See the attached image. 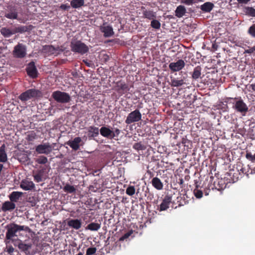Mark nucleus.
<instances>
[{
    "label": "nucleus",
    "mask_w": 255,
    "mask_h": 255,
    "mask_svg": "<svg viewBox=\"0 0 255 255\" xmlns=\"http://www.w3.org/2000/svg\"><path fill=\"white\" fill-rule=\"evenodd\" d=\"M52 98L58 103H67L71 100V97L67 93L56 91L53 92Z\"/></svg>",
    "instance_id": "3"
},
{
    "label": "nucleus",
    "mask_w": 255,
    "mask_h": 255,
    "mask_svg": "<svg viewBox=\"0 0 255 255\" xmlns=\"http://www.w3.org/2000/svg\"><path fill=\"white\" fill-rule=\"evenodd\" d=\"M22 193L18 191L12 192L9 196V198L12 202H17L22 196Z\"/></svg>",
    "instance_id": "26"
},
{
    "label": "nucleus",
    "mask_w": 255,
    "mask_h": 255,
    "mask_svg": "<svg viewBox=\"0 0 255 255\" xmlns=\"http://www.w3.org/2000/svg\"><path fill=\"white\" fill-rule=\"evenodd\" d=\"M43 172L41 170L38 171L37 173L33 175V178L35 181L40 182L42 181Z\"/></svg>",
    "instance_id": "40"
},
{
    "label": "nucleus",
    "mask_w": 255,
    "mask_h": 255,
    "mask_svg": "<svg viewBox=\"0 0 255 255\" xmlns=\"http://www.w3.org/2000/svg\"><path fill=\"white\" fill-rule=\"evenodd\" d=\"M6 228L7 229L5 239L6 244H7L10 241L13 242L14 240L13 238L17 237L16 233L18 231L30 230V228L28 226H20L14 223L7 225Z\"/></svg>",
    "instance_id": "1"
},
{
    "label": "nucleus",
    "mask_w": 255,
    "mask_h": 255,
    "mask_svg": "<svg viewBox=\"0 0 255 255\" xmlns=\"http://www.w3.org/2000/svg\"><path fill=\"white\" fill-rule=\"evenodd\" d=\"M121 133V130L118 128H115L114 131H113L112 135V139L114 138L115 137H117Z\"/></svg>",
    "instance_id": "51"
},
{
    "label": "nucleus",
    "mask_w": 255,
    "mask_h": 255,
    "mask_svg": "<svg viewBox=\"0 0 255 255\" xmlns=\"http://www.w3.org/2000/svg\"><path fill=\"white\" fill-rule=\"evenodd\" d=\"M250 87L252 88V90L254 92H255V83L251 84L250 86Z\"/></svg>",
    "instance_id": "57"
},
{
    "label": "nucleus",
    "mask_w": 255,
    "mask_h": 255,
    "mask_svg": "<svg viewBox=\"0 0 255 255\" xmlns=\"http://www.w3.org/2000/svg\"><path fill=\"white\" fill-rule=\"evenodd\" d=\"M97 249L95 247H91L87 249L86 255H93L96 252Z\"/></svg>",
    "instance_id": "48"
},
{
    "label": "nucleus",
    "mask_w": 255,
    "mask_h": 255,
    "mask_svg": "<svg viewBox=\"0 0 255 255\" xmlns=\"http://www.w3.org/2000/svg\"><path fill=\"white\" fill-rule=\"evenodd\" d=\"M28 91L31 99L40 97L42 95L41 91L36 89H28Z\"/></svg>",
    "instance_id": "35"
},
{
    "label": "nucleus",
    "mask_w": 255,
    "mask_h": 255,
    "mask_svg": "<svg viewBox=\"0 0 255 255\" xmlns=\"http://www.w3.org/2000/svg\"><path fill=\"white\" fill-rule=\"evenodd\" d=\"M228 183H229L228 181L227 183L225 182V178L224 179H221L218 181V184L220 185L219 187L221 188V189L225 188Z\"/></svg>",
    "instance_id": "46"
},
{
    "label": "nucleus",
    "mask_w": 255,
    "mask_h": 255,
    "mask_svg": "<svg viewBox=\"0 0 255 255\" xmlns=\"http://www.w3.org/2000/svg\"><path fill=\"white\" fill-rule=\"evenodd\" d=\"M186 10L184 6L180 5L175 10V16L177 17H182L186 13Z\"/></svg>",
    "instance_id": "29"
},
{
    "label": "nucleus",
    "mask_w": 255,
    "mask_h": 255,
    "mask_svg": "<svg viewBox=\"0 0 255 255\" xmlns=\"http://www.w3.org/2000/svg\"><path fill=\"white\" fill-rule=\"evenodd\" d=\"M100 134L104 137L112 139L113 130L106 127H102L100 129Z\"/></svg>",
    "instance_id": "21"
},
{
    "label": "nucleus",
    "mask_w": 255,
    "mask_h": 255,
    "mask_svg": "<svg viewBox=\"0 0 255 255\" xmlns=\"http://www.w3.org/2000/svg\"><path fill=\"white\" fill-rule=\"evenodd\" d=\"M171 82H170V85L171 87H178L180 86H182V85L186 84L184 78H176L174 77H171Z\"/></svg>",
    "instance_id": "19"
},
{
    "label": "nucleus",
    "mask_w": 255,
    "mask_h": 255,
    "mask_svg": "<svg viewBox=\"0 0 255 255\" xmlns=\"http://www.w3.org/2000/svg\"><path fill=\"white\" fill-rule=\"evenodd\" d=\"M243 11L248 16L255 17V8L253 7L246 6L244 8Z\"/></svg>",
    "instance_id": "33"
},
{
    "label": "nucleus",
    "mask_w": 255,
    "mask_h": 255,
    "mask_svg": "<svg viewBox=\"0 0 255 255\" xmlns=\"http://www.w3.org/2000/svg\"><path fill=\"white\" fill-rule=\"evenodd\" d=\"M135 188L133 186H128L126 189V193L129 196H132L135 193Z\"/></svg>",
    "instance_id": "44"
},
{
    "label": "nucleus",
    "mask_w": 255,
    "mask_h": 255,
    "mask_svg": "<svg viewBox=\"0 0 255 255\" xmlns=\"http://www.w3.org/2000/svg\"><path fill=\"white\" fill-rule=\"evenodd\" d=\"M202 68L200 66H197L194 68L192 74V78L194 80H197L199 78L201 75Z\"/></svg>",
    "instance_id": "30"
},
{
    "label": "nucleus",
    "mask_w": 255,
    "mask_h": 255,
    "mask_svg": "<svg viewBox=\"0 0 255 255\" xmlns=\"http://www.w3.org/2000/svg\"><path fill=\"white\" fill-rule=\"evenodd\" d=\"M35 161L40 164H44L48 162L47 158L44 156H40Z\"/></svg>",
    "instance_id": "43"
},
{
    "label": "nucleus",
    "mask_w": 255,
    "mask_h": 255,
    "mask_svg": "<svg viewBox=\"0 0 255 255\" xmlns=\"http://www.w3.org/2000/svg\"><path fill=\"white\" fill-rule=\"evenodd\" d=\"M255 52V46L245 50L244 53L252 54Z\"/></svg>",
    "instance_id": "53"
},
{
    "label": "nucleus",
    "mask_w": 255,
    "mask_h": 255,
    "mask_svg": "<svg viewBox=\"0 0 255 255\" xmlns=\"http://www.w3.org/2000/svg\"><path fill=\"white\" fill-rule=\"evenodd\" d=\"M67 225L71 228L79 230L82 226V222L80 219H69L67 221Z\"/></svg>",
    "instance_id": "16"
},
{
    "label": "nucleus",
    "mask_w": 255,
    "mask_h": 255,
    "mask_svg": "<svg viewBox=\"0 0 255 255\" xmlns=\"http://www.w3.org/2000/svg\"><path fill=\"white\" fill-rule=\"evenodd\" d=\"M193 193L197 198H201L203 196L202 191L198 189L197 186H196V188L194 190Z\"/></svg>",
    "instance_id": "45"
},
{
    "label": "nucleus",
    "mask_w": 255,
    "mask_h": 255,
    "mask_svg": "<svg viewBox=\"0 0 255 255\" xmlns=\"http://www.w3.org/2000/svg\"><path fill=\"white\" fill-rule=\"evenodd\" d=\"M214 4L211 2H206L201 5V9L204 12H209L214 7Z\"/></svg>",
    "instance_id": "28"
},
{
    "label": "nucleus",
    "mask_w": 255,
    "mask_h": 255,
    "mask_svg": "<svg viewBox=\"0 0 255 255\" xmlns=\"http://www.w3.org/2000/svg\"><path fill=\"white\" fill-rule=\"evenodd\" d=\"M53 147L49 143L40 144L35 147V151L38 154H48L52 151Z\"/></svg>",
    "instance_id": "7"
},
{
    "label": "nucleus",
    "mask_w": 255,
    "mask_h": 255,
    "mask_svg": "<svg viewBox=\"0 0 255 255\" xmlns=\"http://www.w3.org/2000/svg\"><path fill=\"white\" fill-rule=\"evenodd\" d=\"M248 33L252 38H255V23L253 24L248 29Z\"/></svg>",
    "instance_id": "41"
},
{
    "label": "nucleus",
    "mask_w": 255,
    "mask_h": 255,
    "mask_svg": "<svg viewBox=\"0 0 255 255\" xmlns=\"http://www.w3.org/2000/svg\"><path fill=\"white\" fill-rule=\"evenodd\" d=\"M70 7V6L68 4H62L60 6V8L62 10H68Z\"/></svg>",
    "instance_id": "54"
},
{
    "label": "nucleus",
    "mask_w": 255,
    "mask_h": 255,
    "mask_svg": "<svg viewBox=\"0 0 255 255\" xmlns=\"http://www.w3.org/2000/svg\"><path fill=\"white\" fill-rule=\"evenodd\" d=\"M83 255V254H82V253H78V254L77 255Z\"/></svg>",
    "instance_id": "60"
},
{
    "label": "nucleus",
    "mask_w": 255,
    "mask_h": 255,
    "mask_svg": "<svg viewBox=\"0 0 255 255\" xmlns=\"http://www.w3.org/2000/svg\"><path fill=\"white\" fill-rule=\"evenodd\" d=\"M32 244H24L22 241H19V242L18 244V249L22 252H24L25 254H27V252L29 249H30L32 247Z\"/></svg>",
    "instance_id": "23"
},
{
    "label": "nucleus",
    "mask_w": 255,
    "mask_h": 255,
    "mask_svg": "<svg viewBox=\"0 0 255 255\" xmlns=\"http://www.w3.org/2000/svg\"><path fill=\"white\" fill-rule=\"evenodd\" d=\"M214 46H215V45H214V44H213V47H214Z\"/></svg>",
    "instance_id": "62"
},
{
    "label": "nucleus",
    "mask_w": 255,
    "mask_h": 255,
    "mask_svg": "<svg viewBox=\"0 0 255 255\" xmlns=\"http://www.w3.org/2000/svg\"><path fill=\"white\" fill-rule=\"evenodd\" d=\"M133 148L137 150H143L144 149V146L140 142H137L134 144Z\"/></svg>",
    "instance_id": "47"
},
{
    "label": "nucleus",
    "mask_w": 255,
    "mask_h": 255,
    "mask_svg": "<svg viewBox=\"0 0 255 255\" xmlns=\"http://www.w3.org/2000/svg\"><path fill=\"white\" fill-rule=\"evenodd\" d=\"M115 90L121 95H123L128 92L129 88L125 82L119 81L116 83Z\"/></svg>",
    "instance_id": "11"
},
{
    "label": "nucleus",
    "mask_w": 255,
    "mask_h": 255,
    "mask_svg": "<svg viewBox=\"0 0 255 255\" xmlns=\"http://www.w3.org/2000/svg\"><path fill=\"white\" fill-rule=\"evenodd\" d=\"M184 61L180 59L176 62H171L169 65V68L173 72H177L182 69L185 66Z\"/></svg>",
    "instance_id": "12"
},
{
    "label": "nucleus",
    "mask_w": 255,
    "mask_h": 255,
    "mask_svg": "<svg viewBox=\"0 0 255 255\" xmlns=\"http://www.w3.org/2000/svg\"><path fill=\"white\" fill-rule=\"evenodd\" d=\"M4 16L8 19H17L18 12L16 6L9 5L4 12Z\"/></svg>",
    "instance_id": "8"
},
{
    "label": "nucleus",
    "mask_w": 255,
    "mask_h": 255,
    "mask_svg": "<svg viewBox=\"0 0 255 255\" xmlns=\"http://www.w3.org/2000/svg\"><path fill=\"white\" fill-rule=\"evenodd\" d=\"M6 252L10 255H12L14 252V249L11 245H7L6 246Z\"/></svg>",
    "instance_id": "49"
},
{
    "label": "nucleus",
    "mask_w": 255,
    "mask_h": 255,
    "mask_svg": "<svg viewBox=\"0 0 255 255\" xmlns=\"http://www.w3.org/2000/svg\"><path fill=\"white\" fill-rule=\"evenodd\" d=\"M246 157L248 159L252 161H255V154L252 155L251 152H247Z\"/></svg>",
    "instance_id": "50"
},
{
    "label": "nucleus",
    "mask_w": 255,
    "mask_h": 255,
    "mask_svg": "<svg viewBox=\"0 0 255 255\" xmlns=\"http://www.w3.org/2000/svg\"><path fill=\"white\" fill-rule=\"evenodd\" d=\"M172 196L170 195H166L163 199L162 202L157 208L159 211H163L169 208L172 202Z\"/></svg>",
    "instance_id": "10"
},
{
    "label": "nucleus",
    "mask_w": 255,
    "mask_h": 255,
    "mask_svg": "<svg viewBox=\"0 0 255 255\" xmlns=\"http://www.w3.org/2000/svg\"><path fill=\"white\" fill-rule=\"evenodd\" d=\"M1 34L5 37H9L15 32L12 31L9 28L2 27L0 29Z\"/></svg>",
    "instance_id": "36"
},
{
    "label": "nucleus",
    "mask_w": 255,
    "mask_h": 255,
    "mask_svg": "<svg viewBox=\"0 0 255 255\" xmlns=\"http://www.w3.org/2000/svg\"><path fill=\"white\" fill-rule=\"evenodd\" d=\"M128 236H129V234H125V235H124V236L123 238H121V240H123V239H124L125 238H126L128 237Z\"/></svg>",
    "instance_id": "58"
},
{
    "label": "nucleus",
    "mask_w": 255,
    "mask_h": 255,
    "mask_svg": "<svg viewBox=\"0 0 255 255\" xmlns=\"http://www.w3.org/2000/svg\"><path fill=\"white\" fill-rule=\"evenodd\" d=\"M36 138L37 135L34 131L29 132L26 137V139L29 142H32Z\"/></svg>",
    "instance_id": "39"
},
{
    "label": "nucleus",
    "mask_w": 255,
    "mask_h": 255,
    "mask_svg": "<svg viewBox=\"0 0 255 255\" xmlns=\"http://www.w3.org/2000/svg\"><path fill=\"white\" fill-rule=\"evenodd\" d=\"M100 30L102 32L104 33V36L105 37H109L114 34L113 28L110 25H103L101 26Z\"/></svg>",
    "instance_id": "17"
},
{
    "label": "nucleus",
    "mask_w": 255,
    "mask_h": 255,
    "mask_svg": "<svg viewBox=\"0 0 255 255\" xmlns=\"http://www.w3.org/2000/svg\"><path fill=\"white\" fill-rule=\"evenodd\" d=\"M63 190L67 193H74L76 192V189L74 186L66 184L63 188Z\"/></svg>",
    "instance_id": "38"
},
{
    "label": "nucleus",
    "mask_w": 255,
    "mask_h": 255,
    "mask_svg": "<svg viewBox=\"0 0 255 255\" xmlns=\"http://www.w3.org/2000/svg\"><path fill=\"white\" fill-rule=\"evenodd\" d=\"M195 0H181V2L188 5L192 4Z\"/></svg>",
    "instance_id": "52"
},
{
    "label": "nucleus",
    "mask_w": 255,
    "mask_h": 255,
    "mask_svg": "<svg viewBox=\"0 0 255 255\" xmlns=\"http://www.w3.org/2000/svg\"><path fill=\"white\" fill-rule=\"evenodd\" d=\"M142 115L137 109L130 112L127 117L125 123L129 125L133 123L139 122L141 120Z\"/></svg>",
    "instance_id": "6"
},
{
    "label": "nucleus",
    "mask_w": 255,
    "mask_h": 255,
    "mask_svg": "<svg viewBox=\"0 0 255 255\" xmlns=\"http://www.w3.org/2000/svg\"><path fill=\"white\" fill-rule=\"evenodd\" d=\"M208 194V193H205V195H207Z\"/></svg>",
    "instance_id": "63"
},
{
    "label": "nucleus",
    "mask_w": 255,
    "mask_h": 255,
    "mask_svg": "<svg viewBox=\"0 0 255 255\" xmlns=\"http://www.w3.org/2000/svg\"><path fill=\"white\" fill-rule=\"evenodd\" d=\"M26 30V28L25 26L18 27L16 29V32L22 33Z\"/></svg>",
    "instance_id": "55"
},
{
    "label": "nucleus",
    "mask_w": 255,
    "mask_h": 255,
    "mask_svg": "<svg viewBox=\"0 0 255 255\" xmlns=\"http://www.w3.org/2000/svg\"><path fill=\"white\" fill-rule=\"evenodd\" d=\"M20 187L25 191L31 190L35 187V185L32 181L24 179L21 181Z\"/></svg>",
    "instance_id": "15"
},
{
    "label": "nucleus",
    "mask_w": 255,
    "mask_h": 255,
    "mask_svg": "<svg viewBox=\"0 0 255 255\" xmlns=\"http://www.w3.org/2000/svg\"><path fill=\"white\" fill-rule=\"evenodd\" d=\"M183 183H184V181H183V179H180L179 183L181 185V184H182Z\"/></svg>",
    "instance_id": "59"
},
{
    "label": "nucleus",
    "mask_w": 255,
    "mask_h": 255,
    "mask_svg": "<svg viewBox=\"0 0 255 255\" xmlns=\"http://www.w3.org/2000/svg\"><path fill=\"white\" fill-rule=\"evenodd\" d=\"M239 175L240 173L237 170L231 169L225 174V179L226 178L229 183H234L238 180Z\"/></svg>",
    "instance_id": "9"
},
{
    "label": "nucleus",
    "mask_w": 255,
    "mask_h": 255,
    "mask_svg": "<svg viewBox=\"0 0 255 255\" xmlns=\"http://www.w3.org/2000/svg\"><path fill=\"white\" fill-rule=\"evenodd\" d=\"M82 141V139L80 137H76L73 140H69L67 142V144L70 146L72 149L77 150L80 147V143Z\"/></svg>",
    "instance_id": "18"
},
{
    "label": "nucleus",
    "mask_w": 255,
    "mask_h": 255,
    "mask_svg": "<svg viewBox=\"0 0 255 255\" xmlns=\"http://www.w3.org/2000/svg\"><path fill=\"white\" fill-rule=\"evenodd\" d=\"M84 0H72L70 5L73 8H79L84 5Z\"/></svg>",
    "instance_id": "32"
},
{
    "label": "nucleus",
    "mask_w": 255,
    "mask_h": 255,
    "mask_svg": "<svg viewBox=\"0 0 255 255\" xmlns=\"http://www.w3.org/2000/svg\"><path fill=\"white\" fill-rule=\"evenodd\" d=\"M71 50L73 52L85 54L89 51L88 47L84 43L80 40L72 41L70 44Z\"/></svg>",
    "instance_id": "2"
},
{
    "label": "nucleus",
    "mask_w": 255,
    "mask_h": 255,
    "mask_svg": "<svg viewBox=\"0 0 255 255\" xmlns=\"http://www.w3.org/2000/svg\"><path fill=\"white\" fill-rule=\"evenodd\" d=\"M27 75L32 78H35L37 77V70L33 61L29 62L26 68Z\"/></svg>",
    "instance_id": "13"
},
{
    "label": "nucleus",
    "mask_w": 255,
    "mask_h": 255,
    "mask_svg": "<svg viewBox=\"0 0 255 255\" xmlns=\"http://www.w3.org/2000/svg\"><path fill=\"white\" fill-rule=\"evenodd\" d=\"M99 129L98 128L94 126H90L88 128V136L90 137H94L97 136L99 134Z\"/></svg>",
    "instance_id": "24"
},
{
    "label": "nucleus",
    "mask_w": 255,
    "mask_h": 255,
    "mask_svg": "<svg viewBox=\"0 0 255 255\" xmlns=\"http://www.w3.org/2000/svg\"><path fill=\"white\" fill-rule=\"evenodd\" d=\"M112 41H113L112 40H109L107 41V42H111Z\"/></svg>",
    "instance_id": "61"
},
{
    "label": "nucleus",
    "mask_w": 255,
    "mask_h": 255,
    "mask_svg": "<svg viewBox=\"0 0 255 255\" xmlns=\"http://www.w3.org/2000/svg\"><path fill=\"white\" fill-rule=\"evenodd\" d=\"M240 3H247L250 0H237Z\"/></svg>",
    "instance_id": "56"
},
{
    "label": "nucleus",
    "mask_w": 255,
    "mask_h": 255,
    "mask_svg": "<svg viewBox=\"0 0 255 255\" xmlns=\"http://www.w3.org/2000/svg\"><path fill=\"white\" fill-rule=\"evenodd\" d=\"M100 224L92 222L87 225L86 227V230H89L91 231H97L100 229Z\"/></svg>",
    "instance_id": "34"
},
{
    "label": "nucleus",
    "mask_w": 255,
    "mask_h": 255,
    "mask_svg": "<svg viewBox=\"0 0 255 255\" xmlns=\"http://www.w3.org/2000/svg\"><path fill=\"white\" fill-rule=\"evenodd\" d=\"M43 51L49 54H54L57 51H60L61 52H63L64 51V49L63 48L62 46L55 48L53 45H45L43 47Z\"/></svg>",
    "instance_id": "14"
},
{
    "label": "nucleus",
    "mask_w": 255,
    "mask_h": 255,
    "mask_svg": "<svg viewBox=\"0 0 255 255\" xmlns=\"http://www.w3.org/2000/svg\"><path fill=\"white\" fill-rule=\"evenodd\" d=\"M18 98L22 102H25L31 99L28 90L21 93L18 97Z\"/></svg>",
    "instance_id": "37"
},
{
    "label": "nucleus",
    "mask_w": 255,
    "mask_h": 255,
    "mask_svg": "<svg viewBox=\"0 0 255 255\" xmlns=\"http://www.w3.org/2000/svg\"><path fill=\"white\" fill-rule=\"evenodd\" d=\"M15 208V204L10 201H5L2 205L1 210L3 212L11 211Z\"/></svg>",
    "instance_id": "20"
},
{
    "label": "nucleus",
    "mask_w": 255,
    "mask_h": 255,
    "mask_svg": "<svg viewBox=\"0 0 255 255\" xmlns=\"http://www.w3.org/2000/svg\"><path fill=\"white\" fill-rule=\"evenodd\" d=\"M151 184L154 188L158 190H161L163 189V184L158 177H153L151 180Z\"/></svg>",
    "instance_id": "22"
},
{
    "label": "nucleus",
    "mask_w": 255,
    "mask_h": 255,
    "mask_svg": "<svg viewBox=\"0 0 255 255\" xmlns=\"http://www.w3.org/2000/svg\"><path fill=\"white\" fill-rule=\"evenodd\" d=\"M150 25L152 28L156 29H159L161 26L160 22L157 20L154 19V18L151 20Z\"/></svg>",
    "instance_id": "42"
},
{
    "label": "nucleus",
    "mask_w": 255,
    "mask_h": 255,
    "mask_svg": "<svg viewBox=\"0 0 255 255\" xmlns=\"http://www.w3.org/2000/svg\"><path fill=\"white\" fill-rule=\"evenodd\" d=\"M143 15L144 18L152 20L156 17V13L151 10H143Z\"/></svg>",
    "instance_id": "31"
},
{
    "label": "nucleus",
    "mask_w": 255,
    "mask_h": 255,
    "mask_svg": "<svg viewBox=\"0 0 255 255\" xmlns=\"http://www.w3.org/2000/svg\"><path fill=\"white\" fill-rule=\"evenodd\" d=\"M235 99H238V98H235ZM233 108L237 112L241 113L243 116L246 115L249 110L248 106L241 97H239V100L235 102Z\"/></svg>",
    "instance_id": "5"
},
{
    "label": "nucleus",
    "mask_w": 255,
    "mask_h": 255,
    "mask_svg": "<svg viewBox=\"0 0 255 255\" xmlns=\"http://www.w3.org/2000/svg\"><path fill=\"white\" fill-rule=\"evenodd\" d=\"M26 46L22 43H18L14 47L12 54L15 58L22 59L26 56Z\"/></svg>",
    "instance_id": "4"
},
{
    "label": "nucleus",
    "mask_w": 255,
    "mask_h": 255,
    "mask_svg": "<svg viewBox=\"0 0 255 255\" xmlns=\"http://www.w3.org/2000/svg\"><path fill=\"white\" fill-rule=\"evenodd\" d=\"M7 160V154L5 152V145L3 144L0 147V162H5Z\"/></svg>",
    "instance_id": "25"
},
{
    "label": "nucleus",
    "mask_w": 255,
    "mask_h": 255,
    "mask_svg": "<svg viewBox=\"0 0 255 255\" xmlns=\"http://www.w3.org/2000/svg\"><path fill=\"white\" fill-rule=\"evenodd\" d=\"M237 170L239 173H240V174H246L247 176H249V173H252V170L250 171V169L248 165L247 167L244 166L243 165L241 166L240 165H238L237 168Z\"/></svg>",
    "instance_id": "27"
}]
</instances>
